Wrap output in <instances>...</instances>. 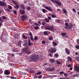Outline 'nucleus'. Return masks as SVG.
Instances as JSON below:
<instances>
[{
    "label": "nucleus",
    "instance_id": "obj_56",
    "mask_svg": "<svg viewBox=\"0 0 79 79\" xmlns=\"http://www.w3.org/2000/svg\"><path fill=\"white\" fill-rule=\"evenodd\" d=\"M41 77H42V76L41 75L38 77V78H41Z\"/></svg>",
    "mask_w": 79,
    "mask_h": 79
},
{
    "label": "nucleus",
    "instance_id": "obj_1",
    "mask_svg": "<svg viewBox=\"0 0 79 79\" xmlns=\"http://www.w3.org/2000/svg\"><path fill=\"white\" fill-rule=\"evenodd\" d=\"M30 59L32 61H37L39 60L38 55L35 53L32 54L30 57Z\"/></svg>",
    "mask_w": 79,
    "mask_h": 79
},
{
    "label": "nucleus",
    "instance_id": "obj_46",
    "mask_svg": "<svg viewBox=\"0 0 79 79\" xmlns=\"http://www.w3.org/2000/svg\"><path fill=\"white\" fill-rule=\"evenodd\" d=\"M42 24L43 25H45V22H42Z\"/></svg>",
    "mask_w": 79,
    "mask_h": 79
},
{
    "label": "nucleus",
    "instance_id": "obj_45",
    "mask_svg": "<svg viewBox=\"0 0 79 79\" xmlns=\"http://www.w3.org/2000/svg\"><path fill=\"white\" fill-rule=\"evenodd\" d=\"M72 65H71V64H69L68 65H67V67H71Z\"/></svg>",
    "mask_w": 79,
    "mask_h": 79
},
{
    "label": "nucleus",
    "instance_id": "obj_52",
    "mask_svg": "<svg viewBox=\"0 0 79 79\" xmlns=\"http://www.w3.org/2000/svg\"><path fill=\"white\" fill-rule=\"evenodd\" d=\"M74 59L76 61H78V57H74Z\"/></svg>",
    "mask_w": 79,
    "mask_h": 79
},
{
    "label": "nucleus",
    "instance_id": "obj_39",
    "mask_svg": "<svg viewBox=\"0 0 79 79\" xmlns=\"http://www.w3.org/2000/svg\"><path fill=\"white\" fill-rule=\"evenodd\" d=\"M41 74V72H38L36 73V74L37 75H40V74Z\"/></svg>",
    "mask_w": 79,
    "mask_h": 79
},
{
    "label": "nucleus",
    "instance_id": "obj_53",
    "mask_svg": "<svg viewBox=\"0 0 79 79\" xmlns=\"http://www.w3.org/2000/svg\"><path fill=\"white\" fill-rule=\"evenodd\" d=\"M34 24L35 25H36L37 26H38V25H39V24L37 23H35Z\"/></svg>",
    "mask_w": 79,
    "mask_h": 79
},
{
    "label": "nucleus",
    "instance_id": "obj_6",
    "mask_svg": "<svg viewBox=\"0 0 79 79\" xmlns=\"http://www.w3.org/2000/svg\"><path fill=\"white\" fill-rule=\"evenodd\" d=\"M28 17L26 14H23V15L21 16V19L22 21H24L25 20L27 19Z\"/></svg>",
    "mask_w": 79,
    "mask_h": 79
},
{
    "label": "nucleus",
    "instance_id": "obj_42",
    "mask_svg": "<svg viewBox=\"0 0 79 79\" xmlns=\"http://www.w3.org/2000/svg\"><path fill=\"white\" fill-rule=\"evenodd\" d=\"M53 43L55 45V46H56V45H57V43H56L55 42H53Z\"/></svg>",
    "mask_w": 79,
    "mask_h": 79
},
{
    "label": "nucleus",
    "instance_id": "obj_10",
    "mask_svg": "<svg viewBox=\"0 0 79 79\" xmlns=\"http://www.w3.org/2000/svg\"><path fill=\"white\" fill-rule=\"evenodd\" d=\"M55 68L54 66H52L51 67H50V68H49V71H50V72L54 71L55 70Z\"/></svg>",
    "mask_w": 79,
    "mask_h": 79
},
{
    "label": "nucleus",
    "instance_id": "obj_27",
    "mask_svg": "<svg viewBox=\"0 0 79 79\" xmlns=\"http://www.w3.org/2000/svg\"><path fill=\"white\" fill-rule=\"evenodd\" d=\"M12 2L13 3L15 4V5H16V4H17V2L15 1V0H12Z\"/></svg>",
    "mask_w": 79,
    "mask_h": 79
},
{
    "label": "nucleus",
    "instance_id": "obj_28",
    "mask_svg": "<svg viewBox=\"0 0 79 79\" xmlns=\"http://www.w3.org/2000/svg\"><path fill=\"white\" fill-rule=\"evenodd\" d=\"M34 28H35V30H38L39 28V27L36 26V27H34Z\"/></svg>",
    "mask_w": 79,
    "mask_h": 79
},
{
    "label": "nucleus",
    "instance_id": "obj_57",
    "mask_svg": "<svg viewBox=\"0 0 79 79\" xmlns=\"http://www.w3.org/2000/svg\"><path fill=\"white\" fill-rule=\"evenodd\" d=\"M47 64V62H46V63H44V66H46Z\"/></svg>",
    "mask_w": 79,
    "mask_h": 79
},
{
    "label": "nucleus",
    "instance_id": "obj_23",
    "mask_svg": "<svg viewBox=\"0 0 79 79\" xmlns=\"http://www.w3.org/2000/svg\"><path fill=\"white\" fill-rule=\"evenodd\" d=\"M42 11L44 13H45V12H48V10H47L44 9H42Z\"/></svg>",
    "mask_w": 79,
    "mask_h": 79
},
{
    "label": "nucleus",
    "instance_id": "obj_50",
    "mask_svg": "<svg viewBox=\"0 0 79 79\" xmlns=\"http://www.w3.org/2000/svg\"><path fill=\"white\" fill-rule=\"evenodd\" d=\"M6 17H5V16H3L2 17V19H6Z\"/></svg>",
    "mask_w": 79,
    "mask_h": 79
},
{
    "label": "nucleus",
    "instance_id": "obj_30",
    "mask_svg": "<svg viewBox=\"0 0 79 79\" xmlns=\"http://www.w3.org/2000/svg\"><path fill=\"white\" fill-rule=\"evenodd\" d=\"M53 39V37H52L51 36H50L48 38V40H50V41H51V40H52Z\"/></svg>",
    "mask_w": 79,
    "mask_h": 79
},
{
    "label": "nucleus",
    "instance_id": "obj_31",
    "mask_svg": "<svg viewBox=\"0 0 79 79\" xmlns=\"http://www.w3.org/2000/svg\"><path fill=\"white\" fill-rule=\"evenodd\" d=\"M10 79H16L17 77H13L12 76L10 77Z\"/></svg>",
    "mask_w": 79,
    "mask_h": 79
},
{
    "label": "nucleus",
    "instance_id": "obj_43",
    "mask_svg": "<svg viewBox=\"0 0 79 79\" xmlns=\"http://www.w3.org/2000/svg\"><path fill=\"white\" fill-rule=\"evenodd\" d=\"M34 40H38V37L37 36H35V38Z\"/></svg>",
    "mask_w": 79,
    "mask_h": 79
},
{
    "label": "nucleus",
    "instance_id": "obj_61",
    "mask_svg": "<svg viewBox=\"0 0 79 79\" xmlns=\"http://www.w3.org/2000/svg\"><path fill=\"white\" fill-rule=\"evenodd\" d=\"M64 76L66 77V76H67V74H66V73H64Z\"/></svg>",
    "mask_w": 79,
    "mask_h": 79
},
{
    "label": "nucleus",
    "instance_id": "obj_3",
    "mask_svg": "<svg viewBox=\"0 0 79 79\" xmlns=\"http://www.w3.org/2000/svg\"><path fill=\"white\" fill-rule=\"evenodd\" d=\"M44 28L45 30H48L50 31L53 30H54V27L53 25L50 26V27L45 26L44 27Z\"/></svg>",
    "mask_w": 79,
    "mask_h": 79
},
{
    "label": "nucleus",
    "instance_id": "obj_64",
    "mask_svg": "<svg viewBox=\"0 0 79 79\" xmlns=\"http://www.w3.org/2000/svg\"><path fill=\"white\" fill-rule=\"evenodd\" d=\"M64 79V78H63V77H61V78H60V79Z\"/></svg>",
    "mask_w": 79,
    "mask_h": 79
},
{
    "label": "nucleus",
    "instance_id": "obj_24",
    "mask_svg": "<svg viewBox=\"0 0 79 79\" xmlns=\"http://www.w3.org/2000/svg\"><path fill=\"white\" fill-rule=\"evenodd\" d=\"M68 60L70 61H72V59L71 57H70V56H68Z\"/></svg>",
    "mask_w": 79,
    "mask_h": 79
},
{
    "label": "nucleus",
    "instance_id": "obj_32",
    "mask_svg": "<svg viewBox=\"0 0 79 79\" xmlns=\"http://www.w3.org/2000/svg\"><path fill=\"white\" fill-rule=\"evenodd\" d=\"M56 62L57 63V64H61V63L60 62H59L58 60H56Z\"/></svg>",
    "mask_w": 79,
    "mask_h": 79
},
{
    "label": "nucleus",
    "instance_id": "obj_37",
    "mask_svg": "<svg viewBox=\"0 0 79 79\" xmlns=\"http://www.w3.org/2000/svg\"><path fill=\"white\" fill-rule=\"evenodd\" d=\"M52 17L53 18H55L56 17V15L54 14H52Z\"/></svg>",
    "mask_w": 79,
    "mask_h": 79
},
{
    "label": "nucleus",
    "instance_id": "obj_59",
    "mask_svg": "<svg viewBox=\"0 0 79 79\" xmlns=\"http://www.w3.org/2000/svg\"><path fill=\"white\" fill-rule=\"evenodd\" d=\"M48 18L49 20H51V17H48Z\"/></svg>",
    "mask_w": 79,
    "mask_h": 79
},
{
    "label": "nucleus",
    "instance_id": "obj_21",
    "mask_svg": "<svg viewBox=\"0 0 79 79\" xmlns=\"http://www.w3.org/2000/svg\"><path fill=\"white\" fill-rule=\"evenodd\" d=\"M20 6L22 9H23V10H25V7L24 6L23 4H21Z\"/></svg>",
    "mask_w": 79,
    "mask_h": 79
},
{
    "label": "nucleus",
    "instance_id": "obj_41",
    "mask_svg": "<svg viewBox=\"0 0 79 79\" xmlns=\"http://www.w3.org/2000/svg\"><path fill=\"white\" fill-rule=\"evenodd\" d=\"M75 48L78 49H79V46H78V45H76L75 46Z\"/></svg>",
    "mask_w": 79,
    "mask_h": 79
},
{
    "label": "nucleus",
    "instance_id": "obj_29",
    "mask_svg": "<svg viewBox=\"0 0 79 79\" xmlns=\"http://www.w3.org/2000/svg\"><path fill=\"white\" fill-rule=\"evenodd\" d=\"M22 37L23 38H25V39H27V37L26 36L24 35V34H23L22 35Z\"/></svg>",
    "mask_w": 79,
    "mask_h": 79
},
{
    "label": "nucleus",
    "instance_id": "obj_62",
    "mask_svg": "<svg viewBox=\"0 0 79 79\" xmlns=\"http://www.w3.org/2000/svg\"><path fill=\"white\" fill-rule=\"evenodd\" d=\"M38 23H39V24H40V25H42V24H41L40 22V21H38Z\"/></svg>",
    "mask_w": 79,
    "mask_h": 79
},
{
    "label": "nucleus",
    "instance_id": "obj_22",
    "mask_svg": "<svg viewBox=\"0 0 79 79\" xmlns=\"http://www.w3.org/2000/svg\"><path fill=\"white\" fill-rule=\"evenodd\" d=\"M73 25H68V29H72V27H73Z\"/></svg>",
    "mask_w": 79,
    "mask_h": 79
},
{
    "label": "nucleus",
    "instance_id": "obj_17",
    "mask_svg": "<svg viewBox=\"0 0 79 79\" xmlns=\"http://www.w3.org/2000/svg\"><path fill=\"white\" fill-rule=\"evenodd\" d=\"M65 52L67 54H70V52L69 51L68 49L67 48L66 49H65Z\"/></svg>",
    "mask_w": 79,
    "mask_h": 79
},
{
    "label": "nucleus",
    "instance_id": "obj_54",
    "mask_svg": "<svg viewBox=\"0 0 79 79\" xmlns=\"http://www.w3.org/2000/svg\"><path fill=\"white\" fill-rule=\"evenodd\" d=\"M34 78H35V79H37V76L36 75H35V77H34Z\"/></svg>",
    "mask_w": 79,
    "mask_h": 79
},
{
    "label": "nucleus",
    "instance_id": "obj_49",
    "mask_svg": "<svg viewBox=\"0 0 79 79\" xmlns=\"http://www.w3.org/2000/svg\"><path fill=\"white\" fill-rule=\"evenodd\" d=\"M73 12H74L75 13H76L77 12L75 9H73Z\"/></svg>",
    "mask_w": 79,
    "mask_h": 79
},
{
    "label": "nucleus",
    "instance_id": "obj_15",
    "mask_svg": "<svg viewBox=\"0 0 79 79\" xmlns=\"http://www.w3.org/2000/svg\"><path fill=\"white\" fill-rule=\"evenodd\" d=\"M22 43V41H20V40L18 42V45L19 46V47H21V44Z\"/></svg>",
    "mask_w": 79,
    "mask_h": 79
},
{
    "label": "nucleus",
    "instance_id": "obj_12",
    "mask_svg": "<svg viewBox=\"0 0 79 79\" xmlns=\"http://www.w3.org/2000/svg\"><path fill=\"white\" fill-rule=\"evenodd\" d=\"M7 4L6 3L2 2V1H0V6H6Z\"/></svg>",
    "mask_w": 79,
    "mask_h": 79
},
{
    "label": "nucleus",
    "instance_id": "obj_11",
    "mask_svg": "<svg viewBox=\"0 0 79 79\" xmlns=\"http://www.w3.org/2000/svg\"><path fill=\"white\" fill-rule=\"evenodd\" d=\"M9 9H5V10L6 11H7V12H10V10H11L12 9V7L11 6H8Z\"/></svg>",
    "mask_w": 79,
    "mask_h": 79
},
{
    "label": "nucleus",
    "instance_id": "obj_20",
    "mask_svg": "<svg viewBox=\"0 0 79 79\" xmlns=\"http://www.w3.org/2000/svg\"><path fill=\"white\" fill-rule=\"evenodd\" d=\"M65 25L66 27H64L65 29H68V26H69V24L68 23H65Z\"/></svg>",
    "mask_w": 79,
    "mask_h": 79
},
{
    "label": "nucleus",
    "instance_id": "obj_2",
    "mask_svg": "<svg viewBox=\"0 0 79 79\" xmlns=\"http://www.w3.org/2000/svg\"><path fill=\"white\" fill-rule=\"evenodd\" d=\"M22 51L25 52H27V54H31V52L29 51V47L28 46L24 47V48L22 49Z\"/></svg>",
    "mask_w": 79,
    "mask_h": 79
},
{
    "label": "nucleus",
    "instance_id": "obj_63",
    "mask_svg": "<svg viewBox=\"0 0 79 79\" xmlns=\"http://www.w3.org/2000/svg\"><path fill=\"white\" fill-rule=\"evenodd\" d=\"M77 43L78 44V42H79V40H77Z\"/></svg>",
    "mask_w": 79,
    "mask_h": 79
},
{
    "label": "nucleus",
    "instance_id": "obj_55",
    "mask_svg": "<svg viewBox=\"0 0 79 79\" xmlns=\"http://www.w3.org/2000/svg\"><path fill=\"white\" fill-rule=\"evenodd\" d=\"M49 69L50 68H49V69L48 68L47 69H46V71H50Z\"/></svg>",
    "mask_w": 79,
    "mask_h": 79
},
{
    "label": "nucleus",
    "instance_id": "obj_7",
    "mask_svg": "<svg viewBox=\"0 0 79 79\" xmlns=\"http://www.w3.org/2000/svg\"><path fill=\"white\" fill-rule=\"evenodd\" d=\"M45 8L46 9H47V10H48L49 11H52L53 10L52 9V7H51V6H49L48 7V6H45Z\"/></svg>",
    "mask_w": 79,
    "mask_h": 79
},
{
    "label": "nucleus",
    "instance_id": "obj_5",
    "mask_svg": "<svg viewBox=\"0 0 79 79\" xmlns=\"http://www.w3.org/2000/svg\"><path fill=\"white\" fill-rule=\"evenodd\" d=\"M56 51V49L55 48H51L49 49V51L51 53H54Z\"/></svg>",
    "mask_w": 79,
    "mask_h": 79
},
{
    "label": "nucleus",
    "instance_id": "obj_60",
    "mask_svg": "<svg viewBox=\"0 0 79 79\" xmlns=\"http://www.w3.org/2000/svg\"><path fill=\"white\" fill-rule=\"evenodd\" d=\"M19 54L20 56H22V53H21L20 52H19Z\"/></svg>",
    "mask_w": 79,
    "mask_h": 79
},
{
    "label": "nucleus",
    "instance_id": "obj_58",
    "mask_svg": "<svg viewBox=\"0 0 79 79\" xmlns=\"http://www.w3.org/2000/svg\"><path fill=\"white\" fill-rule=\"evenodd\" d=\"M12 51H14V52H15V51H16V49H13V50H12Z\"/></svg>",
    "mask_w": 79,
    "mask_h": 79
},
{
    "label": "nucleus",
    "instance_id": "obj_19",
    "mask_svg": "<svg viewBox=\"0 0 79 79\" xmlns=\"http://www.w3.org/2000/svg\"><path fill=\"white\" fill-rule=\"evenodd\" d=\"M5 73L6 75H9L10 74V73L8 70H6L5 71Z\"/></svg>",
    "mask_w": 79,
    "mask_h": 79
},
{
    "label": "nucleus",
    "instance_id": "obj_51",
    "mask_svg": "<svg viewBox=\"0 0 79 79\" xmlns=\"http://www.w3.org/2000/svg\"><path fill=\"white\" fill-rule=\"evenodd\" d=\"M42 44H45V42L44 40L42 41Z\"/></svg>",
    "mask_w": 79,
    "mask_h": 79
},
{
    "label": "nucleus",
    "instance_id": "obj_9",
    "mask_svg": "<svg viewBox=\"0 0 79 79\" xmlns=\"http://www.w3.org/2000/svg\"><path fill=\"white\" fill-rule=\"evenodd\" d=\"M29 35L30 36V39H31V40H32V41H34V38H33V36L32 35V34L31 32L30 31Z\"/></svg>",
    "mask_w": 79,
    "mask_h": 79
},
{
    "label": "nucleus",
    "instance_id": "obj_8",
    "mask_svg": "<svg viewBox=\"0 0 79 79\" xmlns=\"http://www.w3.org/2000/svg\"><path fill=\"white\" fill-rule=\"evenodd\" d=\"M74 70L78 73H79V67L78 66H75Z\"/></svg>",
    "mask_w": 79,
    "mask_h": 79
},
{
    "label": "nucleus",
    "instance_id": "obj_25",
    "mask_svg": "<svg viewBox=\"0 0 79 79\" xmlns=\"http://www.w3.org/2000/svg\"><path fill=\"white\" fill-rule=\"evenodd\" d=\"M60 22L61 21L60 19H56V22H57L58 23H60Z\"/></svg>",
    "mask_w": 79,
    "mask_h": 79
},
{
    "label": "nucleus",
    "instance_id": "obj_36",
    "mask_svg": "<svg viewBox=\"0 0 79 79\" xmlns=\"http://www.w3.org/2000/svg\"><path fill=\"white\" fill-rule=\"evenodd\" d=\"M44 33L45 35H48V33H47V32L46 31H44Z\"/></svg>",
    "mask_w": 79,
    "mask_h": 79
},
{
    "label": "nucleus",
    "instance_id": "obj_44",
    "mask_svg": "<svg viewBox=\"0 0 79 79\" xmlns=\"http://www.w3.org/2000/svg\"><path fill=\"white\" fill-rule=\"evenodd\" d=\"M55 57H58V54L57 53L55 54Z\"/></svg>",
    "mask_w": 79,
    "mask_h": 79
},
{
    "label": "nucleus",
    "instance_id": "obj_14",
    "mask_svg": "<svg viewBox=\"0 0 79 79\" xmlns=\"http://www.w3.org/2000/svg\"><path fill=\"white\" fill-rule=\"evenodd\" d=\"M28 45L30 46H32V43H31V40L30 39V36L29 37L28 40Z\"/></svg>",
    "mask_w": 79,
    "mask_h": 79
},
{
    "label": "nucleus",
    "instance_id": "obj_34",
    "mask_svg": "<svg viewBox=\"0 0 79 79\" xmlns=\"http://www.w3.org/2000/svg\"><path fill=\"white\" fill-rule=\"evenodd\" d=\"M59 74H60V75L63 74H64V71H61V72H60Z\"/></svg>",
    "mask_w": 79,
    "mask_h": 79
},
{
    "label": "nucleus",
    "instance_id": "obj_33",
    "mask_svg": "<svg viewBox=\"0 0 79 79\" xmlns=\"http://www.w3.org/2000/svg\"><path fill=\"white\" fill-rule=\"evenodd\" d=\"M30 73H34L35 71H34V70H30Z\"/></svg>",
    "mask_w": 79,
    "mask_h": 79
},
{
    "label": "nucleus",
    "instance_id": "obj_40",
    "mask_svg": "<svg viewBox=\"0 0 79 79\" xmlns=\"http://www.w3.org/2000/svg\"><path fill=\"white\" fill-rule=\"evenodd\" d=\"M46 21L47 22H49V20L48 18L46 19Z\"/></svg>",
    "mask_w": 79,
    "mask_h": 79
},
{
    "label": "nucleus",
    "instance_id": "obj_18",
    "mask_svg": "<svg viewBox=\"0 0 79 79\" xmlns=\"http://www.w3.org/2000/svg\"><path fill=\"white\" fill-rule=\"evenodd\" d=\"M20 14H23V15L25 13V10H21L20 11Z\"/></svg>",
    "mask_w": 79,
    "mask_h": 79
},
{
    "label": "nucleus",
    "instance_id": "obj_35",
    "mask_svg": "<svg viewBox=\"0 0 79 79\" xmlns=\"http://www.w3.org/2000/svg\"><path fill=\"white\" fill-rule=\"evenodd\" d=\"M0 22H1L2 23H3V20L2 18H1V17H0Z\"/></svg>",
    "mask_w": 79,
    "mask_h": 79
},
{
    "label": "nucleus",
    "instance_id": "obj_13",
    "mask_svg": "<svg viewBox=\"0 0 79 79\" xmlns=\"http://www.w3.org/2000/svg\"><path fill=\"white\" fill-rule=\"evenodd\" d=\"M49 60L51 63H55V59H51V58H50L49 59Z\"/></svg>",
    "mask_w": 79,
    "mask_h": 79
},
{
    "label": "nucleus",
    "instance_id": "obj_47",
    "mask_svg": "<svg viewBox=\"0 0 79 79\" xmlns=\"http://www.w3.org/2000/svg\"><path fill=\"white\" fill-rule=\"evenodd\" d=\"M14 14H17V11H16V10H14Z\"/></svg>",
    "mask_w": 79,
    "mask_h": 79
},
{
    "label": "nucleus",
    "instance_id": "obj_26",
    "mask_svg": "<svg viewBox=\"0 0 79 79\" xmlns=\"http://www.w3.org/2000/svg\"><path fill=\"white\" fill-rule=\"evenodd\" d=\"M61 35H62V36H63V37H65V35H66V33H64L62 32L61 33Z\"/></svg>",
    "mask_w": 79,
    "mask_h": 79
},
{
    "label": "nucleus",
    "instance_id": "obj_4",
    "mask_svg": "<svg viewBox=\"0 0 79 79\" xmlns=\"http://www.w3.org/2000/svg\"><path fill=\"white\" fill-rule=\"evenodd\" d=\"M53 4H56L57 5V6H61V2H60L56 0H51Z\"/></svg>",
    "mask_w": 79,
    "mask_h": 79
},
{
    "label": "nucleus",
    "instance_id": "obj_38",
    "mask_svg": "<svg viewBox=\"0 0 79 79\" xmlns=\"http://www.w3.org/2000/svg\"><path fill=\"white\" fill-rule=\"evenodd\" d=\"M31 10V7L30 6L27 7V10Z\"/></svg>",
    "mask_w": 79,
    "mask_h": 79
},
{
    "label": "nucleus",
    "instance_id": "obj_48",
    "mask_svg": "<svg viewBox=\"0 0 79 79\" xmlns=\"http://www.w3.org/2000/svg\"><path fill=\"white\" fill-rule=\"evenodd\" d=\"M63 12H64V13H66L67 12L66 10H65V9H64V10H63Z\"/></svg>",
    "mask_w": 79,
    "mask_h": 79
},
{
    "label": "nucleus",
    "instance_id": "obj_16",
    "mask_svg": "<svg viewBox=\"0 0 79 79\" xmlns=\"http://www.w3.org/2000/svg\"><path fill=\"white\" fill-rule=\"evenodd\" d=\"M17 4H16V6H15V7L16 9H18L19 8V4H18V2H16Z\"/></svg>",
    "mask_w": 79,
    "mask_h": 79
}]
</instances>
